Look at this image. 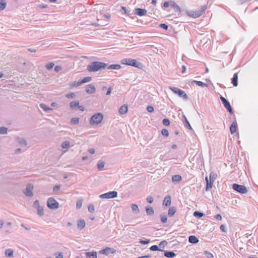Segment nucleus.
Masks as SVG:
<instances>
[{"label": "nucleus", "instance_id": "cd10ccee", "mask_svg": "<svg viewBox=\"0 0 258 258\" xmlns=\"http://www.w3.org/2000/svg\"><path fill=\"white\" fill-rule=\"evenodd\" d=\"M121 66L119 64H111L108 67V69H113V70H118L120 69Z\"/></svg>", "mask_w": 258, "mask_h": 258}, {"label": "nucleus", "instance_id": "72a5a7b5", "mask_svg": "<svg viewBox=\"0 0 258 258\" xmlns=\"http://www.w3.org/2000/svg\"><path fill=\"white\" fill-rule=\"evenodd\" d=\"M70 143L69 141H66V142H64L63 143H62V144L61 145V147L63 149H66V148H67L68 147H69L70 146Z\"/></svg>", "mask_w": 258, "mask_h": 258}, {"label": "nucleus", "instance_id": "bb28decb", "mask_svg": "<svg viewBox=\"0 0 258 258\" xmlns=\"http://www.w3.org/2000/svg\"><path fill=\"white\" fill-rule=\"evenodd\" d=\"M164 255L167 257H173L175 255L174 252L172 251H166L164 253Z\"/></svg>", "mask_w": 258, "mask_h": 258}, {"label": "nucleus", "instance_id": "1a4fd4ad", "mask_svg": "<svg viewBox=\"0 0 258 258\" xmlns=\"http://www.w3.org/2000/svg\"><path fill=\"white\" fill-rule=\"evenodd\" d=\"M116 252V250L111 247H106L99 251V253L108 255L110 254H114Z\"/></svg>", "mask_w": 258, "mask_h": 258}, {"label": "nucleus", "instance_id": "3c124183", "mask_svg": "<svg viewBox=\"0 0 258 258\" xmlns=\"http://www.w3.org/2000/svg\"><path fill=\"white\" fill-rule=\"evenodd\" d=\"M147 110L149 112H153L154 111V108L151 106H148L147 107Z\"/></svg>", "mask_w": 258, "mask_h": 258}, {"label": "nucleus", "instance_id": "4be33fe9", "mask_svg": "<svg viewBox=\"0 0 258 258\" xmlns=\"http://www.w3.org/2000/svg\"><path fill=\"white\" fill-rule=\"evenodd\" d=\"M182 177L179 175H175L172 176V180L173 182H179L181 180Z\"/></svg>", "mask_w": 258, "mask_h": 258}, {"label": "nucleus", "instance_id": "2eb2a0df", "mask_svg": "<svg viewBox=\"0 0 258 258\" xmlns=\"http://www.w3.org/2000/svg\"><path fill=\"white\" fill-rule=\"evenodd\" d=\"M127 106L126 105H123L120 107L119 109V112L121 114H124L127 112Z\"/></svg>", "mask_w": 258, "mask_h": 258}, {"label": "nucleus", "instance_id": "de8ad7c7", "mask_svg": "<svg viewBox=\"0 0 258 258\" xmlns=\"http://www.w3.org/2000/svg\"><path fill=\"white\" fill-rule=\"evenodd\" d=\"M6 7V3H0V11L4 10Z\"/></svg>", "mask_w": 258, "mask_h": 258}, {"label": "nucleus", "instance_id": "49530a36", "mask_svg": "<svg viewBox=\"0 0 258 258\" xmlns=\"http://www.w3.org/2000/svg\"><path fill=\"white\" fill-rule=\"evenodd\" d=\"M88 211L91 213L93 212L95 210L94 207L93 205H90L88 207Z\"/></svg>", "mask_w": 258, "mask_h": 258}, {"label": "nucleus", "instance_id": "79ce46f5", "mask_svg": "<svg viewBox=\"0 0 258 258\" xmlns=\"http://www.w3.org/2000/svg\"><path fill=\"white\" fill-rule=\"evenodd\" d=\"M40 106L41 107V108H42L45 111L51 110V109L50 108L48 107L46 105H45L44 104H41L40 105Z\"/></svg>", "mask_w": 258, "mask_h": 258}, {"label": "nucleus", "instance_id": "6e6d98bb", "mask_svg": "<svg viewBox=\"0 0 258 258\" xmlns=\"http://www.w3.org/2000/svg\"><path fill=\"white\" fill-rule=\"evenodd\" d=\"M163 6L165 8H167L169 6H170V2H165L164 3Z\"/></svg>", "mask_w": 258, "mask_h": 258}, {"label": "nucleus", "instance_id": "7c9ffc66", "mask_svg": "<svg viewBox=\"0 0 258 258\" xmlns=\"http://www.w3.org/2000/svg\"><path fill=\"white\" fill-rule=\"evenodd\" d=\"M194 83H196L198 86L204 87H207V84L201 82V81H194Z\"/></svg>", "mask_w": 258, "mask_h": 258}, {"label": "nucleus", "instance_id": "473e14b6", "mask_svg": "<svg viewBox=\"0 0 258 258\" xmlns=\"http://www.w3.org/2000/svg\"><path fill=\"white\" fill-rule=\"evenodd\" d=\"M216 177H217L216 174L212 172L210 173V178H209V180L212 181L213 182H214L215 179L216 178Z\"/></svg>", "mask_w": 258, "mask_h": 258}, {"label": "nucleus", "instance_id": "f3484780", "mask_svg": "<svg viewBox=\"0 0 258 258\" xmlns=\"http://www.w3.org/2000/svg\"><path fill=\"white\" fill-rule=\"evenodd\" d=\"M171 197L169 196H166L163 201V205H165V206H168L171 205Z\"/></svg>", "mask_w": 258, "mask_h": 258}, {"label": "nucleus", "instance_id": "0e129e2a", "mask_svg": "<svg viewBox=\"0 0 258 258\" xmlns=\"http://www.w3.org/2000/svg\"><path fill=\"white\" fill-rule=\"evenodd\" d=\"M34 205L36 207V208L38 207V206H40L39 205V202L38 201L36 200L34 202Z\"/></svg>", "mask_w": 258, "mask_h": 258}, {"label": "nucleus", "instance_id": "423d86ee", "mask_svg": "<svg viewBox=\"0 0 258 258\" xmlns=\"http://www.w3.org/2000/svg\"><path fill=\"white\" fill-rule=\"evenodd\" d=\"M233 189L240 194H246L247 192L246 187L242 185L234 183L232 185Z\"/></svg>", "mask_w": 258, "mask_h": 258}, {"label": "nucleus", "instance_id": "58836bf2", "mask_svg": "<svg viewBox=\"0 0 258 258\" xmlns=\"http://www.w3.org/2000/svg\"><path fill=\"white\" fill-rule=\"evenodd\" d=\"M147 214L148 215H151L154 213V210L152 208H147L146 210Z\"/></svg>", "mask_w": 258, "mask_h": 258}, {"label": "nucleus", "instance_id": "a878e982", "mask_svg": "<svg viewBox=\"0 0 258 258\" xmlns=\"http://www.w3.org/2000/svg\"><path fill=\"white\" fill-rule=\"evenodd\" d=\"M37 213L39 216H42L43 215L44 209L42 207L38 206V207L37 208Z\"/></svg>", "mask_w": 258, "mask_h": 258}, {"label": "nucleus", "instance_id": "f704fd0d", "mask_svg": "<svg viewBox=\"0 0 258 258\" xmlns=\"http://www.w3.org/2000/svg\"><path fill=\"white\" fill-rule=\"evenodd\" d=\"M71 122L72 124H78L79 122V118L78 117L73 118L71 120Z\"/></svg>", "mask_w": 258, "mask_h": 258}, {"label": "nucleus", "instance_id": "338daca9", "mask_svg": "<svg viewBox=\"0 0 258 258\" xmlns=\"http://www.w3.org/2000/svg\"><path fill=\"white\" fill-rule=\"evenodd\" d=\"M183 116L185 119V121L186 124L188 125V126H189L190 128H191L189 122L188 121L187 118H186V117L184 115Z\"/></svg>", "mask_w": 258, "mask_h": 258}, {"label": "nucleus", "instance_id": "e433bc0d", "mask_svg": "<svg viewBox=\"0 0 258 258\" xmlns=\"http://www.w3.org/2000/svg\"><path fill=\"white\" fill-rule=\"evenodd\" d=\"M104 166V163L103 162L99 161L97 164V167L99 170H101L102 169Z\"/></svg>", "mask_w": 258, "mask_h": 258}, {"label": "nucleus", "instance_id": "c9c22d12", "mask_svg": "<svg viewBox=\"0 0 258 258\" xmlns=\"http://www.w3.org/2000/svg\"><path fill=\"white\" fill-rule=\"evenodd\" d=\"M194 216L198 218H201L203 216L204 214L202 213L199 212L198 211H195L194 213Z\"/></svg>", "mask_w": 258, "mask_h": 258}, {"label": "nucleus", "instance_id": "09e8293b", "mask_svg": "<svg viewBox=\"0 0 258 258\" xmlns=\"http://www.w3.org/2000/svg\"><path fill=\"white\" fill-rule=\"evenodd\" d=\"M205 254L206 255V256L208 258H212L213 257V254L210 252H208L207 251H205Z\"/></svg>", "mask_w": 258, "mask_h": 258}, {"label": "nucleus", "instance_id": "6ab92c4d", "mask_svg": "<svg viewBox=\"0 0 258 258\" xmlns=\"http://www.w3.org/2000/svg\"><path fill=\"white\" fill-rule=\"evenodd\" d=\"M77 225H78V228H79L80 229H83L84 228H85V227L86 226V223H85V221L83 219L79 220L78 222Z\"/></svg>", "mask_w": 258, "mask_h": 258}, {"label": "nucleus", "instance_id": "8fccbe9b", "mask_svg": "<svg viewBox=\"0 0 258 258\" xmlns=\"http://www.w3.org/2000/svg\"><path fill=\"white\" fill-rule=\"evenodd\" d=\"M75 96V94L73 92L70 93L66 95L67 97L68 98H73Z\"/></svg>", "mask_w": 258, "mask_h": 258}, {"label": "nucleus", "instance_id": "a18cd8bd", "mask_svg": "<svg viewBox=\"0 0 258 258\" xmlns=\"http://www.w3.org/2000/svg\"><path fill=\"white\" fill-rule=\"evenodd\" d=\"M163 123L166 126H168L170 124V121L167 118H165L163 120Z\"/></svg>", "mask_w": 258, "mask_h": 258}, {"label": "nucleus", "instance_id": "6e6552de", "mask_svg": "<svg viewBox=\"0 0 258 258\" xmlns=\"http://www.w3.org/2000/svg\"><path fill=\"white\" fill-rule=\"evenodd\" d=\"M117 196V192L115 191H109L107 193L101 195L100 197L101 199H111L116 198Z\"/></svg>", "mask_w": 258, "mask_h": 258}, {"label": "nucleus", "instance_id": "603ef678", "mask_svg": "<svg viewBox=\"0 0 258 258\" xmlns=\"http://www.w3.org/2000/svg\"><path fill=\"white\" fill-rule=\"evenodd\" d=\"M150 249H151V250H153V251H156V250H159L158 246H157V245H152V246L150 247Z\"/></svg>", "mask_w": 258, "mask_h": 258}, {"label": "nucleus", "instance_id": "f8f14e48", "mask_svg": "<svg viewBox=\"0 0 258 258\" xmlns=\"http://www.w3.org/2000/svg\"><path fill=\"white\" fill-rule=\"evenodd\" d=\"M86 92L89 94H93L95 92L96 88L93 85H89L86 87Z\"/></svg>", "mask_w": 258, "mask_h": 258}, {"label": "nucleus", "instance_id": "4468645a", "mask_svg": "<svg viewBox=\"0 0 258 258\" xmlns=\"http://www.w3.org/2000/svg\"><path fill=\"white\" fill-rule=\"evenodd\" d=\"M205 180L206 181V183H207L206 190L207 191L209 189L212 188L214 182H213L212 181L209 180L207 176L206 177Z\"/></svg>", "mask_w": 258, "mask_h": 258}, {"label": "nucleus", "instance_id": "20e7f679", "mask_svg": "<svg viewBox=\"0 0 258 258\" xmlns=\"http://www.w3.org/2000/svg\"><path fill=\"white\" fill-rule=\"evenodd\" d=\"M103 118V115L101 113H97L94 114L90 118V123L91 125H97L101 122Z\"/></svg>", "mask_w": 258, "mask_h": 258}, {"label": "nucleus", "instance_id": "39448f33", "mask_svg": "<svg viewBox=\"0 0 258 258\" xmlns=\"http://www.w3.org/2000/svg\"><path fill=\"white\" fill-rule=\"evenodd\" d=\"M47 206L50 209H56L59 207V203L53 198H49L47 201Z\"/></svg>", "mask_w": 258, "mask_h": 258}, {"label": "nucleus", "instance_id": "2f4dec72", "mask_svg": "<svg viewBox=\"0 0 258 258\" xmlns=\"http://www.w3.org/2000/svg\"><path fill=\"white\" fill-rule=\"evenodd\" d=\"M80 85H81V84L80 81H79V82L75 81L70 84V86L72 88H74V87H78Z\"/></svg>", "mask_w": 258, "mask_h": 258}, {"label": "nucleus", "instance_id": "4d7b16f0", "mask_svg": "<svg viewBox=\"0 0 258 258\" xmlns=\"http://www.w3.org/2000/svg\"><path fill=\"white\" fill-rule=\"evenodd\" d=\"M54 70L56 72H59V71L61 70V67L60 66H56L54 68Z\"/></svg>", "mask_w": 258, "mask_h": 258}, {"label": "nucleus", "instance_id": "e2e57ef3", "mask_svg": "<svg viewBox=\"0 0 258 258\" xmlns=\"http://www.w3.org/2000/svg\"><path fill=\"white\" fill-rule=\"evenodd\" d=\"M89 152L91 154H93L95 153V149H93V148H91V149H90L89 150H88Z\"/></svg>", "mask_w": 258, "mask_h": 258}, {"label": "nucleus", "instance_id": "aec40b11", "mask_svg": "<svg viewBox=\"0 0 258 258\" xmlns=\"http://www.w3.org/2000/svg\"><path fill=\"white\" fill-rule=\"evenodd\" d=\"M237 130V125L236 123L235 122H233L230 127V131L232 134L235 133L236 132Z\"/></svg>", "mask_w": 258, "mask_h": 258}, {"label": "nucleus", "instance_id": "ddd939ff", "mask_svg": "<svg viewBox=\"0 0 258 258\" xmlns=\"http://www.w3.org/2000/svg\"><path fill=\"white\" fill-rule=\"evenodd\" d=\"M147 13V11L145 9L137 8L136 9V14L140 16H143L145 15Z\"/></svg>", "mask_w": 258, "mask_h": 258}, {"label": "nucleus", "instance_id": "a211bd4d", "mask_svg": "<svg viewBox=\"0 0 258 258\" xmlns=\"http://www.w3.org/2000/svg\"><path fill=\"white\" fill-rule=\"evenodd\" d=\"M170 6L172 7L176 11L180 12V8L179 6L174 2L170 1Z\"/></svg>", "mask_w": 258, "mask_h": 258}, {"label": "nucleus", "instance_id": "052dcab7", "mask_svg": "<svg viewBox=\"0 0 258 258\" xmlns=\"http://www.w3.org/2000/svg\"><path fill=\"white\" fill-rule=\"evenodd\" d=\"M215 218L218 220H222V216L220 214H217V215H215Z\"/></svg>", "mask_w": 258, "mask_h": 258}, {"label": "nucleus", "instance_id": "a19ab883", "mask_svg": "<svg viewBox=\"0 0 258 258\" xmlns=\"http://www.w3.org/2000/svg\"><path fill=\"white\" fill-rule=\"evenodd\" d=\"M131 208L133 211H139V209L138 206L136 204H132Z\"/></svg>", "mask_w": 258, "mask_h": 258}, {"label": "nucleus", "instance_id": "680f3d73", "mask_svg": "<svg viewBox=\"0 0 258 258\" xmlns=\"http://www.w3.org/2000/svg\"><path fill=\"white\" fill-rule=\"evenodd\" d=\"M56 258H63V256L61 253H58L56 255Z\"/></svg>", "mask_w": 258, "mask_h": 258}, {"label": "nucleus", "instance_id": "c756f323", "mask_svg": "<svg viewBox=\"0 0 258 258\" xmlns=\"http://www.w3.org/2000/svg\"><path fill=\"white\" fill-rule=\"evenodd\" d=\"M79 105V101H73L70 103V107L72 109H74L75 108L78 107Z\"/></svg>", "mask_w": 258, "mask_h": 258}, {"label": "nucleus", "instance_id": "5fc2aeb1", "mask_svg": "<svg viewBox=\"0 0 258 258\" xmlns=\"http://www.w3.org/2000/svg\"><path fill=\"white\" fill-rule=\"evenodd\" d=\"M147 201L149 203H152L154 201L153 198L152 197H148L147 198Z\"/></svg>", "mask_w": 258, "mask_h": 258}, {"label": "nucleus", "instance_id": "f03ea898", "mask_svg": "<svg viewBox=\"0 0 258 258\" xmlns=\"http://www.w3.org/2000/svg\"><path fill=\"white\" fill-rule=\"evenodd\" d=\"M207 8L206 5L202 6L199 9L189 11L187 12V14L189 17L196 18L202 16Z\"/></svg>", "mask_w": 258, "mask_h": 258}, {"label": "nucleus", "instance_id": "13d9d810", "mask_svg": "<svg viewBox=\"0 0 258 258\" xmlns=\"http://www.w3.org/2000/svg\"><path fill=\"white\" fill-rule=\"evenodd\" d=\"M160 26L165 30H167L168 29V26L165 24H161Z\"/></svg>", "mask_w": 258, "mask_h": 258}, {"label": "nucleus", "instance_id": "393cba45", "mask_svg": "<svg viewBox=\"0 0 258 258\" xmlns=\"http://www.w3.org/2000/svg\"><path fill=\"white\" fill-rule=\"evenodd\" d=\"M176 212V209L174 207L169 208L168 215L169 216H173Z\"/></svg>", "mask_w": 258, "mask_h": 258}, {"label": "nucleus", "instance_id": "7ed1b4c3", "mask_svg": "<svg viewBox=\"0 0 258 258\" xmlns=\"http://www.w3.org/2000/svg\"><path fill=\"white\" fill-rule=\"evenodd\" d=\"M121 63L123 64L133 66L138 68H141L142 67L141 63L137 61L136 59L132 58H124L121 60Z\"/></svg>", "mask_w": 258, "mask_h": 258}, {"label": "nucleus", "instance_id": "c85d7f7f", "mask_svg": "<svg viewBox=\"0 0 258 258\" xmlns=\"http://www.w3.org/2000/svg\"><path fill=\"white\" fill-rule=\"evenodd\" d=\"M5 254L7 256L11 257L13 255V250L11 249H8L5 251Z\"/></svg>", "mask_w": 258, "mask_h": 258}, {"label": "nucleus", "instance_id": "864d4df0", "mask_svg": "<svg viewBox=\"0 0 258 258\" xmlns=\"http://www.w3.org/2000/svg\"><path fill=\"white\" fill-rule=\"evenodd\" d=\"M167 218L166 216H163L161 217V221L162 223H166L167 222Z\"/></svg>", "mask_w": 258, "mask_h": 258}, {"label": "nucleus", "instance_id": "9b49d317", "mask_svg": "<svg viewBox=\"0 0 258 258\" xmlns=\"http://www.w3.org/2000/svg\"><path fill=\"white\" fill-rule=\"evenodd\" d=\"M33 186L32 184H28L27 185L25 191V194L26 196L28 197H32L33 195Z\"/></svg>", "mask_w": 258, "mask_h": 258}, {"label": "nucleus", "instance_id": "b1692460", "mask_svg": "<svg viewBox=\"0 0 258 258\" xmlns=\"http://www.w3.org/2000/svg\"><path fill=\"white\" fill-rule=\"evenodd\" d=\"M86 256L88 257V258H97V252H87Z\"/></svg>", "mask_w": 258, "mask_h": 258}, {"label": "nucleus", "instance_id": "9d476101", "mask_svg": "<svg viewBox=\"0 0 258 258\" xmlns=\"http://www.w3.org/2000/svg\"><path fill=\"white\" fill-rule=\"evenodd\" d=\"M220 99L221 100L224 107L230 113L232 114L233 113L232 109L229 102L223 96L220 97Z\"/></svg>", "mask_w": 258, "mask_h": 258}, {"label": "nucleus", "instance_id": "5701e85b", "mask_svg": "<svg viewBox=\"0 0 258 258\" xmlns=\"http://www.w3.org/2000/svg\"><path fill=\"white\" fill-rule=\"evenodd\" d=\"M92 80V78L91 77H84L80 82L81 84H83L87 82H89Z\"/></svg>", "mask_w": 258, "mask_h": 258}, {"label": "nucleus", "instance_id": "774afa93", "mask_svg": "<svg viewBox=\"0 0 258 258\" xmlns=\"http://www.w3.org/2000/svg\"><path fill=\"white\" fill-rule=\"evenodd\" d=\"M78 108L79 109L81 110V111H83L84 110H85V108L82 105H79V106H78Z\"/></svg>", "mask_w": 258, "mask_h": 258}, {"label": "nucleus", "instance_id": "dca6fc26", "mask_svg": "<svg viewBox=\"0 0 258 258\" xmlns=\"http://www.w3.org/2000/svg\"><path fill=\"white\" fill-rule=\"evenodd\" d=\"M232 84L234 86L236 87L238 85V74L237 73H235L233 75V77L231 81Z\"/></svg>", "mask_w": 258, "mask_h": 258}, {"label": "nucleus", "instance_id": "4c0bfd02", "mask_svg": "<svg viewBox=\"0 0 258 258\" xmlns=\"http://www.w3.org/2000/svg\"><path fill=\"white\" fill-rule=\"evenodd\" d=\"M7 133V128L5 127H0V134H6Z\"/></svg>", "mask_w": 258, "mask_h": 258}, {"label": "nucleus", "instance_id": "f257e3e1", "mask_svg": "<svg viewBox=\"0 0 258 258\" xmlns=\"http://www.w3.org/2000/svg\"><path fill=\"white\" fill-rule=\"evenodd\" d=\"M107 64L100 61L92 62L87 66V70L89 72H96L101 69L106 67Z\"/></svg>", "mask_w": 258, "mask_h": 258}, {"label": "nucleus", "instance_id": "0eeeda50", "mask_svg": "<svg viewBox=\"0 0 258 258\" xmlns=\"http://www.w3.org/2000/svg\"><path fill=\"white\" fill-rule=\"evenodd\" d=\"M169 89L175 94H177L179 96L183 97L184 99L187 98V96L185 92L178 88L170 87Z\"/></svg>", "mask_w": 258, "mask_h": 258}, {"label": "nucleus", "instance_id": "ea45409f", "mask_svg": "<svg viewBox=\"0 0 258 258\" xmlns=\"http://www.w3.org/2000/svg\"><path fill=\"white\" fill-rule=\"evenodd\" d=\"M82 205V200H78L76 203V207L77 209H80Z\"/></svg>", "mask_w": 258, "mask_h": 258}, {"label": "nucleus", "instance_id": "37998d69", "mask_svg": "<svg viewBox=\"0 0 258 258\" xmlns=\"http://www.w3.org/2000/svg\"><path fill=\"white\" fill-rule=\"evenodd\" d=\"M162 134L163 136L165 137H168L169 135V133L167 130L166 129H163L162 130Z\"/></svg>", "mask_w": 258, "mask_h": 258}, {"label": "nucleus", "instance_id": "69168bd1", "mask_svg": "<svg viewBox=\"0 0 258 258\" xmlns=\"http://www.w3.org/2000/svg\"><path fill=\"white\" fill-rule=\"evenodd\" d=\"M60 189V185H56L55 186L53 187V190L54 191H56V190H58Z\"/></svg>", "mask_w": 258, "mask_h": 258}, {"label": "nucleus", "instance_id": "412c9836", "mask_svg": "<svg viewBox=\"0 0 258 258\" xmlns=\"http://www.w3.org/2000/svg\"><path fill=\"white\" fill-rule=\"evenodd\" d=\"M188 241L191 243H197L198 242L199 240L195 236H190Z\"/></svg>", "mask_w": 258, "mask_h": 258}, {"label": "nucleus", "instance_id": "bf43d9fd", "mask_svg": "<svg viewBox=\"0 0 258 258\" xmlns=\"http://www.w3.org/2000/svg\"><path fill=\"white\" fill-rule=\"evenodd\" d=\"M149 242H150L149 240H141L140 242L142 244H148V243H149Z\"/></svg>", "mask_w": 258, "mask_h": 258}, {"label": "nucleus", "instance_id": "c03bdc74", "mask_svg": "<svg viewBox=\"0 0 258 258\" xmlns=\"http://www.w3.org/2000/svg\"><path fill=\"white\" fill-rule=\"evenodd\" d=\"M54 66L53 62H49L46 65V67L47 69L50 70L52 69Z\"/></svg>", "mask_w": 258, "mask_h": 258}]
</instances>
